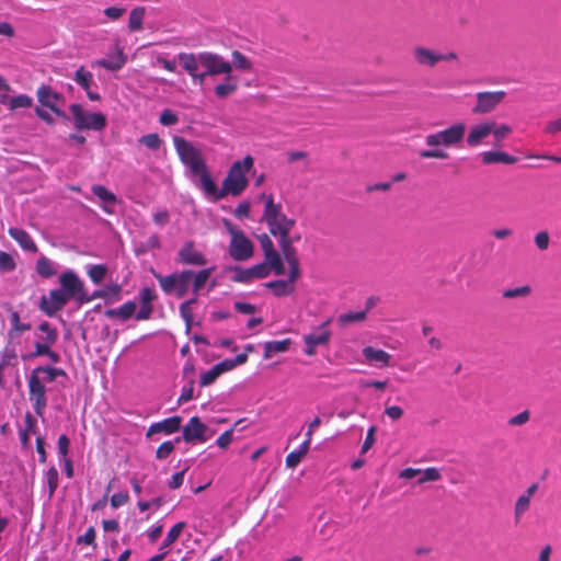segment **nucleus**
<instances>
[{
	"instance_id": "nucleus-1",
	"label": "nucleus",
	"mask_w": 561,
	"mask_h": 561,
	"mask_svg": "<svg viewBox=\"0 0 561 561\" xmlns=\"http://www.w3.org/2000/svg\"><path fill=\"white\" fill-rule=\"evenodd\" d=\"M466 135L465 123H456L449 127L442 129L436 133L428 134L425 137V144L431 148L428 150H422L420 152L421 159H440L446 160L449 158L447 151L444 148L457 147L463 140Z\"/></svg>"
},
{
	"instance_id": "nucleus-2",
	"label": "nucleus",
	"mask_w": 561,
	"mask_h": 561,
	"mask_svg": "<svg viewBox=\"0 0 561 561\" xmlns=\"http://www.w3.org/2000/svg\"><path fill=\"white\" fill-rule=\"evenodd\" d=\"M260 198L264 201L262 221L266 224L270 233L275 238L290 236V231L296 226V220L288 218L283 213L282 204L275 203L272 194L263 193Z\"/></svg>"
},
{
	"instance_id": "nucleus-3",
	"label": "nucleus",
	"mask_w": 561,
	"mask_h": 561,
	"mask_svg": "<svg viewBox=\"0 0 561 561\" xmlns=\"http://www.w3.org/2000/svg\"><path fill=\"white\" fill-rule=\"evenodd\" d=\"M254 165V159L248 154L242 160L234 161L222 181V192L227 195L239 196L249 185L247 174Z\"/></svg>"
},
{
	"instance_id": "nucleus-4",
	"label": "nucleus",
	"mask_w": 561,
	"mask_h": 561,
	"mask_svg": "<svg viewBox=\"0 0 561 561\" xmlns=\"http://www.w3.org/2000/svg\"><path fill=\"white\" fill-rule=\"evenodd\" d=\"M224 224L231 237L229 244L230 256L238 262L251 259L254 252L252 241L244 234L241 229L237 228L229 220H224Z\"/></svg>"
},
{
	"instance_id": "nucleus-5",
	"label": "nucleus",
	"mask_w": 561,
	"mask_h": 561,
	"mask_svg": "<svg viewBox=\"0 0 561 561\" xmlns=\"http://www.w3.org/2000/svg\"><path fill=\"white\" fill-rule=\"evenodd\" d=\"M173 142L181 162L190 169L193 175H197L198 171H203L207 167L201 151L192 142L180 136H175Z\"/></svg>"
},
{
	"instance_id": "nucleus-6",
	"label": "nucleus",
	"mask_w": 561,
	"mask_h": 561,
	"mask_svg": "<svg viewBox=\"0 0 561 561\" xmlns=\"http://www.w3.org/2000/svg\"><path fill=\"white\" fill-rule=\"evenodd\" d=\"M70 112L73 117L75 127L78 130H102L106 126V117L101 112L88 113L80 104H71Z\"/></svg>"
},
{
	"instance_id": "nucleus-7",
	"label": "nucleus",
	"mask_w": 561,
	"mask_h": 561,
	"mask_svg": "<svg viewBox=\"0 0 561 561\" xmlns=\"http://www.w3.org/2000/svg\"><path fill=\"white\" fill-rule=\"evenodd\" d=\"M59 284L61 290L69 299H76L79 305L89 304L88 293L84 288V283L78 277V275L68 270L64 272L59 277Z\"/></svg>"
},
{
	"instance_id": "nucleus-8",
	"label": "nucleus",
	"mask_w": 561,
	"mask_h": 561,
	"mask_svg": "<svg viewBox=\"0 0 561 561\" xmlns=\"http://www.w3.org/2000/svg\"><path fill=\"white\" fill-rule=\"evenodd\" d=\"M274 273V267L268 263L262 262L249 268L234 265L226 268V273H232L230 279L234 283L249 284L254 279H262Z\"/></svg>"
},
{
	"instance_id": "nucleus-9",
	"label": "nucleus",
	"mask_w": 561,
	"mask_h": 561,
	"mask_svg": "<svg viewBox=\"0 0 561 561\" xmlns=\"http://www.w3.org/2000/svg\"><path fill=\"white\" fill-rule=\"evenodd\" d=\"M506 96L505 91H483L476 94V104L472 107L473 114H488L494 111Z\"/></svg>"
},
{
	"instance_id": "nucleus-10",
	"label": "nucleus",
	"mask_w": 561,
	"mask_h": 561,
	"mask_svg": "<svg viewBox=\"0 0 561 561\" xmlns=\"http://www.w3.org/2000/svg\"><path fill=\"white\" fill-rule=\"evenodd\" d=\"M201 66L207 69L209 76L231 75L232 65L221 55L211 51L201 53Z\"/></svg>"
},
{
	"instance_id": "nucleus-11",
	"label": "nucleus",
	"mask_w": 561,
	"mask_h": 561,
	"mask_svg": "<svg viewBox=\"0 0 561 561\" xmlns=\"http://www.w3.org/2000/svg\"><path fill=\"white\" fill-rule=\"evenodd\" d=\"M330 323L331 320L329 319L318 327L317 332L304 336V342L306 344V355L313 356L318 346L329 345L332 336L331 330L329 328Z\"/></svg>"
},
{
	"instance_id": "nucleus-12",
	"label": "nucleus",
	"mask_w": 561,
	"mask_h": 561,
	"mask_svg": "<svg viewBox=\"0 0 561 561\" xmlns=\"http://www.w3.org/2000/svg\"><path fill=\"white\" fill-rule=\"evenodd\" d=\"M28 396L30 400L33 402V409L37 415H43L44 410L47 405L46 399V388L45 385L41 381L37 374L32 371L28 377Z\"/></svg>"
},
{
	"instance_id": "nucleus-13",
	"label": "nucleus",
	"mask_w": 561,
	"mask_h": 561,
	"mask_svg": "<svg viewBox=\"0 0 561 561\" xmlns=\"http://www.w3.org/2000/svg\"><path fill=\"white\" fill-rule=\"evenodd\" d=\"M264 253V262L274 267V274L280 276L285 274V266L280 254L275 249L274 243L268 234L262 233L257 237Z\"/></svg>"
},
{
	"instance_id": "nucleus-14",
	"label": "nucleus",
	"mask_w": 561,
	"mask_h": 561,
	"mask_svg": "<svg viewBox=\"0 0 561 561\" xmlns=\"http://www.w3.org/2000/svg\"><path fill=\"white\" fill-rule=\"evenodd\" d=\"M70 299L61 289H51L48 296H42L39 309L48 317L55 316L60 311Z\"/></svg>"
},
{
	"instance_id": "nucleus-15",
	"label": "nucleus",
	"mask_w": 561,
	"mask_h": 561,
	"mask_svg": "<svg viewBox=\"0 0 561 561\" xmlns=\"http://www.w3.org/2000/svg\"><path fill=\"white\" fill-rule=\"evenodd\" d=\"M278 244L282 255L289 266L288 272H291V277L301 276L299 257L294 247V238L291 236L278 238Z\"/></svg>"
},
{
	"instance_id": "nucleus-16",
	"label": "nucleus",
	"mask_w": 561,
	"mask_h": 561,
	"mask_svg": "<svg viewBox=\"0 0 561 561\" xmlns=\"http://www.w3.org/2000/svg\"><path fill=\"white\" fill-rule=\"evenodd\" d=\"M207 432L208 427L201 421V419L198 416H192L182 428L181 439L187 443L194 440L205 443L210 437V435H207Z\"/></svg>"
},
{
	"instance_id": "nucleus-17",
	"label": "nucleus",
	"mask_w": 561,
	"mask_h": 561,
	"mask_svg": "<svg viewBox=\"0 0 561 561\" xmlns=\"http://www.w3.org/2000/svg\"><path fill=\"white\" fill-rule=\"evenodd\" d=\"M38 102L48 108H50L57 116L62 119L68 121L69 117L66 115L64 111H61L57 103L62 99V95L58 92H55L50 85L42 84L36 92Z\"/></svg>"
},
{
	"instance_id": "nucleus-18",
	"label": "nucleus",
	"mask_w": 561,
	"mask_h": 561,
	"mask_svg": "<svg viewBox=\"0 0 561 561\" xmlns=\"http://www.w3.org/2000/svg\"><path fill=\"white\" fill-rule=\"evenodd\" d=\"M178 262L185 265L203 266L207 263L205 255L195 249L192 241L186 242L178 253Z\"/></svg>"
},
{
	"instance_id": "nucleus-19",
	"label": "nucleus",
	"mask_w": 561,
	"mask_h": 561,
	"mask_svg": "<svg viewBox=\"0 0 561 561\" xmlns=\"http://www.w3.org/2000/svg\"><path fill=\"white\" fill-rule=\"evenodd\" d=\"M298 278H300V276L291 277V272H288L286 279L271 280L265 283L264 286L270 289L275 297H286L295 291V283Z\"/></svg>"
},
{
	"instance_id": "nucleus-20",
	"label": "nucleus",
	"mask_w": 561,
	"mask_h": 561,
	"mask_svg": "<svg viewBox=\"0 0 561 561\" xmlns=\"http://www.w3.org/2000/svg\"><path fill=\"white\" fill-rule=\"evenodd\" d=\"M182 417L174 415L168 419H164L160 422L153 423L147 431L146 436L148 438L153 437L156 434H165L170 435L178 432L181 428Z\"/></svg>"
},
{
	"instance_id": "nucleus-21",
	"label": "nucleus",
	"mask_w": 561,
	"mask_h": 561,
	"mask_svg": "<svg viewBox=\"0 0 561 561\" xmlns=\"http://www.w3.org/2000/svg\"><path fill=\"white\" fill-rule=\"evenodd\" d=\"M492 121H485L471 127L466 141L471 148L479 146L483 139L489 137L492 133Z\"/></svg>"
},
{
	"instance_id": "nucleus-22",
	"label": "nucleus",
	"mask_w": 561,
	"mask_h": 561,
	"mask_svg": "<svg viewBox=\"0 0 561 561\" xmlns=\"http://www.w3.org/2000/svg\"><path fill=\"white\" fill-rule=\"evenodd\" d=\"M126 62V57L118 45L114 46L113 53H108L105 58L99 59L92 64V66H99L107 70H118Z\"/></svg>"
},
{
	"instance_id": "nucleus-23",
	"label": "nucleus",
	"mask_w": 561,
	"mask_h": 561,
	"mask_svg": "<svg viewBox=\"0 0 561 561\" xmlns=\"http://www.w3.org/2000/svg\"><path fill=\"white\" fill-rule=\"evenodd\" d=\"M196 176H199L201 186L205 195L211 197L214 201H219L226 197V194L221 193L222 187L218 188L209 174L207 167L203 171H198Z\"/></svg>"
},
{
	"instance_id": "nucleus-24",
	"label": "nucleus",
	"mask_w": 561,
	"mask_h": 561,
	"mask_svg": "<svg viewBox=\"0 0 561 561\" xmlns=\"http://www.w3.org/2000/svg\"><path fill=\"white\" fill-rule=\"evenodd\" d=\"M10 329L8 330V337L10 341L19 339L25 331H30L32 325L21 321L20 313L12 307L9 309Z\"/></svg>"
},
{
	"instance_id": "nucleus-25",
	"label": "nucleus",
	"mask_w": 561,
	"mask_h": 561,
	"mask_svg": "<svg viewBox=\"0 0 561 561\" xmlns=\"http://www.w3.org/2000/svg\"><path fill=\"white\" fill-rule=\"evenodd\" d=\"M413 58L422 67L434 68L439 62L438 53L424 46L414 47Z\"/></svg>"
},
{
	"instance_id": "nucleus-26",
	"label": "nucleus",
	"mask_w": 561,
	"mask_h": 561,
	"mask_svg": "<svg viewBox=\"0 0 561 561\" xmlns=\"http://www.w3.org/2000/svg\"><path fill=\"white\" fill-rule=\"evenodd\" d=\"M8 233L24 251L33 253L38 251L36 243L26 230L11 227L9 228Z\"/></svg>"
},
{
	"instance_id": "nucleus-27",
	"label": "nucleus",
	"mask_w": 561,
	"mask_h": 561,
	"mask_svg": "<svg viewBox=\"0 0 561 561\" xmlns=\"http://www.w3.org/2000/svg\"><path fill=\"white\" fill-rule=\"evenodd\" d=\"M75 81L87 92L89 100L99 101L101 99L99 93L91 90V84L93 82L92 72L85 70L83 66L76 71Z\"/></svg>"
},
{
	"instance_id": "nucleus-28",
	"label": "nucleus",
	"mask_w": 561,
	"mask_h": 561,
	"mask_svg": "<svg viewBox=\"0 0 561 561\" xmlns=\"http://www.w3.org/2000/svg\"><path fill=\"white\" fill-rule=\"evenodd\" d=\"M365 359L370 364H379L380 367H388L390 365L391 355L383 350H377L373 346H365L363 348Z\"/></svg>"
},
{
	"instance_id": "nucleus-29",
	"label": "nucleus",
	"mask_w": 561,
	"mask_h": 561,
	"mask_svg": "<svg viewBox=\"0 0 561 561\" xmlns=\"http://www.w3.org/2000/svg\"><path fill=\"white\" fill-rule=\"evenodd\" d=\"M481 160L486 165L494 163L513 164L517 161V158L504 151H484L481 153Z\"/></svg>"
},
{
	"instance_id": "nucleus-30",
	"label": "nucleus",
	"mask_w": 561,
	"mask_h": 561,
	"mask_svg": "<svg viewBox=\"0 0 561 561\" xmlns=\"http://www.w3.org/2000/svg\"><path fill=\"white\" fill-rule=\"evenodd\" d=\"M178 58L180 65L190 76H196V71L201 66V53L198 55L193 53H180Z\"/></svg>"
},
{
	"instance_id": "nucleus-31",
	"label": "nucleus",
	"mask_w": 561,
	"mask_h": 561,
	"mask_svg": "<svg viewBox=\"0 0 561 561\" xmlns=\"http://www.w3.org/2000/svg\"><path fill=\"white\" fill-rule=\"evenodd\" d=\"M175 296L178 298H182L184 297L188 289H190V286H191V282H192V278H193V271L191 270H185V271H181V272H176L175 273Z\"/></svg>"
},
{
	"instance_id": "nucleus-32",
	"label": "nucleus",
	"mask_w": 561,
	"mask_h": 561,
	"mask_svg": "<svg viewBox=\"0 0 561 561\" xmlns=\"http://www.w3.org/2000/svg\"><path fill=\"white\" fill-rule=\"evenodd\" d=\"M290 345H291L290 339H284L282 341L265 342L263 357L265 359H268L275 354L285 353L289 350Z\"/></svg>"
},
{
	"instance_id": "nucleus-33",
	"label": "nucleus",
	"mask_w": 561,
	"mask_h": 561,
	"mask_svg": "<svg viewBox=\"0 0 561 561\" xmlns=\"http://www.w3.org/2000/svg\"><path fill=\"white\" fill-rule=\"evenodd\" d=\"M92 192L104 204L103 209L106 213H112V209L110 208V206H113L116 204V196L111 191H108L105 186L100 185V184L93 185Z\"/></svg>"
},
{
	"instance_id": "nucleus-34",
	"label": "nucleus",
	"mask_w": 561,
	"mask_h": 561,
	"mask_svg": "<svg viewBox=\"0 0 561 561\" xmlns=\"http://www.w3.org/2000/svg\"><path fill=\"white\" fill-rule=\"evenodd\" d=\"M215 267H208L198 271L197 273L193 272V278L191 282L192 285V291L195 296L198 295V293L205 287L206 283L209 280L210 275Z\"/></svg>"
},
{
	"instance_id": "nucleus-35",
	"label": "nucleus",
	"mask_w": 561,
	"mask_h": 561,
	"mask_svg": "<svg viewBox=\"0 0 561 561\" xmlns=\"http://www.w3.org/2000/svg\"><path fill=\"white\" fill-rule=\"evenodd\" d=\"M35 270L43 278H50L57 274L54 262L45 255L38 257Z\"/></svg>"
},
{
	"instance_id": "nucleus-36",
	"label": "nucleus",
	"mask_w": 561,
	"mask_h": 561,
	"mask_svg": "<svg viewBox=\"0 0 561 561\" xmlns=\"http://www.w3.org/2000/svg\"><path fill=\"white\" fill-rule=\"evenodd\" d=\"M232 69L251 72L253 70V62L240 50H233L231 53Z\"/></svg>"
},
{
	"instance_id": "nucleus-37",
	"label": "nucleus",
	"mask_w": 561,
	"mask_h": 561,
	"mask_svg": "<svg viewBox=\"0 0 561 561\" xmlns=\"http://www.w3.org/2000/svg\"><path fill=\"white\" fill-rule=\"evenodd\" d=\"M186 523L185 522H179L176 523L167 534L165 538L163 539L159 551L168 550V548L178 540L180 535L182 534L183 529L185 528Z\"/></svg>"
},
{
	"instance_id": "nucleus-38",
	"label": "nucleus",
	"mask_w": 561,
	"mask_h": 561,
	"mask_svg": "<svg viewBox=\"0 0 561 561\" xmlns=\"http://www.w3.org/2000/svg\"><path fill=\"white\" fill-rule=\"evenodd\" d=\"M136 311V304L134 301H127L119 308L110 309L106 314L111 318L117 317L122 320L129 319Z\"/></svg>"
},
{
	"instance_id": "nucleus-39",
	"label": "nucleus",
	"mask_w": 561,
	"mask_h": 561,
	"mask_svg": "<svg viewBox=\"0 0 561 561\" xmlns=\"http://www.w3.org/2000/svg\"><path fill=\"white\" fill-rule=\"evenodd\" d=\"M369 311V307L362 311H350L342 313L337 317V322L341 325H346L354 322H362L367 318V313Z\"/></svg>"
},
{
	"instance_id": "nucleus-40",
	"label": "nucleus",
	"mask_w": 561,
	"mask_h": 561,
	"mask_svg": "<svg viewBox=\"0 0 561 561\" xmlns=\"http://www.w3.org/2000/svg\"><path fill=\"white\" fill-rule=\"evenodd\" d=\"M237 89L238 85L236 82L232 81L231 75H227L225 78V82L217 84L215 87V94L220 99H225L228 95L234 93Z\"/></svg>"
},
{
	"instance_id": "nucleus-41",
	"label": "nucleus",
	"mask_w": 561,
	"mask_h": 561,
	"mask_svg": "<svg viewBox=\"0 0 561 561\" xmlns=\"http://www.w3.org/2000/svg\"><path fill=\"white\" fill-rule=\"evenodd\" d=\"M492 135L494 136V146H501V142L508 136L512 134V128L511 126L506 125V124H496L495 122L492 121Z\"/></svg>"
},
{
	"instance_id": "nucleus-42",
	"label": "nucleus",
	"mask_w": 561,
	"mask_h": 561,
	"mask_svg": "<svg viewBox=\"0 0 561 561\" xmlns=\"http://www.w3.org/2000/svg\"><path fill=\"white\" fill-rule=\"evenodd\" d=\"M38 330L44 333L41 340L53 345L57 342L58 331L56 328H53L50 323H48L47 321H43L42 323H39Z\"/></svg>"
},
{
	"instance_id": "nucleus-43",
	"label": "nucleus",
	"mask_w": 561,
	"mask_h": 561,
	"mask_svg": "<svg viewBox=\"0 0 561 561\" xmlns=\"http://www.w3.org/2000/svg\"><path fill=\"white\" fill-rule=\"evenodd\" d=\"M530 499L531 497L522 494L516 500V503H515V506H514L515 523H518L520 520L522 516L529 510Z\"/></svg>"
},
{
	"instance_id": "nucleus-44",
	"label": "nucleus",
	"mask_w": 561,
	"mask_h": 561,
	"mask_svg": "<svg viewBox=\"0 0 561 561\" xmlns=\"http://www.w3.org/2000/svg\"><path fill=\"white\" fill-rule=\"evenodd\" d=\"M243 422V419L238 420L230 430H227L222 434H220V436L216 440L217 446L221 449L228 448V446L231 444L233 439V431Z\"/></svg>"
},
{
	"instance_id": "nucleus-45",
	"label": "nucleus",
	"mask_w": 561,
	"mask_h": 561,
	"mask_svg": "<svg viewBox=\"0 0 561 561\" xmlns=\"http://www.w3.org/2000/svg\"><path fill=\"white\" fill-rule=\"evenodd\" d=\"M87 273L94 284H100L106 276L107 267L103 264L90 265Z\"/></svg>"
},
{
	"instance_id": "nucleus-46",
	"label": "nucleus",
	"mask_w": 561,
	"mask_h": 561,
	"mask_svg": "<svg viewBox=\"0 0 561 561\" xmlns=\"http://www.w3.org/2000/svg\"><path fill=\"white\" fill-rule=\"evenodd\" d=\"M33 105V99L26 94H20L11 98L9 108L15 111L18 108H28Z\"/></svg>"
},
{
	"instance_id": "nucleus-47",
	"label": "nucleus",
	"mask_w": 561,
	"mask_h": 561,
	"mask_svg": "<svg viewBox=\"0 0 561 561\" xmlns=\"http://www.w3.org/2000/svg\"><path fill=\"white\" fill-rule=\"evenodd\" d=\"M181 437H176L173 442L167 440L163 442L156 450V457L160 460L167 459L170 454L174 450V445L180 443Z\"/></svg>"
},
{
	"instance_id": "nucleus-48",
	"label": "nucleus",
	"mask_w": 561,
	"mask_h": 561,
	"mask_svg": "<svg viewBox=\"0 0 561 561\" xmlns=\"http://www.w3.org/2000/svg\"><path fill=\"white\" fill-rule=\"evenodd\" d=\"M531 293V288L528 285L516 287V288H510L505 289L502 294L503 298L505 299H513V298H523L529 296Z\"/></svg>"
},
{
	"instance_id": "nucleus-49",
	"label": "nucleus",
	"mask_w": 561,
	"mask_h": 561,
	"mask_svg": "<svg viewBox=\"0 0 561 561\" xmlns=\"http://www.w3.org/2000/svg\"><path fill=\"white\" fill-rule=\"evenodd\" d=\"M194 302H196L195 298L184 301L183 304L180 305V308H179L180 314L183 318V320L185 321L187 330L191 328L192 322H193V311H192L191 306Z\"/></svg>"
},
{
	"instance_id": "nucleus-50",
	"label": "nucleus",
	"mask_w": 561,
	"mask_h": 561,
	"mask_svg": "<svg viewBox=\"0 0 561 561\" xmlns=\"http://www.w3.org/2000/svg\"><path fill=\"white\" fill-rule=\"evenodd\" d=\"M35 374L44 373L47 376V380L53 382L58 376H66V371L62 368L38 366L33 369Z\"/></svg>"
},
{
	"instance_id": "nucleus-51",
	"label": "nucleus",
	"mask_w": 561,
	"mask_h": 561,
	"mask_svg": "<svg viewBox=\"0 0 561 561\" xmlns=\"http://www.w3.org/2000/svg\"><path fill=\"white\" fill-rule=\"evenodd\" d=\"M160 287L165 294H174L175 295V273L167 275V276H157Z\"/></svg>"
},
{
	"instance_id": "nucleus-52",
	"label": "nucleus",
	"mask_w": 561,
	"mask_h": 561,
	"mask_svg": "<svg viewBox=\"0 0 561 561\" xmlns=\"http://www.w3.org/2000/svg\"><path fill=\"white\" fill-rule=\"evenodd\" d=\"M419 477L417 483L422 484L428 481H438L442 474L437 468L430 467L425 470H421V474Z\"/></svg>"
},
{
	"instance_id": "nucleus-53",
	"label": "nucleus",
	"mask_w": 561,
	"mask_h": 561,
	"mask_svg": "<svg viewBox=\"0 0 561 561\" xmlns=\"http://www.w3.org/2000/svg\"><path fill=\"white\" fill-rule=\"evenodd\" d=\"M194 383H195V381H194L193 377H188L187 382H186V385L183 386V388L181 390V394L178 399L179 404H183L193 399Z\"/></svg>"
},
{
	"instance_id": "nucleus-54",
	"label": "nucleus",
	"mask_w": 561,
	"mask_h": 561,
	"mask_svg": "<svg viewBox=\"0 0 561 561\" xmlns=\"http://www.w3.org/2000/svg\"><path fill=\"white\" fill-rule=\"evenodd\" d=\"M46 480L48 484L49 496H53L56 489L58 488L59 474L55 467H50L46 472Z\"/></svg>"
},
{
	"instance_id": "nucleus-55",
	"label": "nucleus",
	"mask_w": 561,
	"mask_h": 561,
	"mask_svg": "<svg viewBox=\"0 0 561 561\" xmlns=\"http://www.w3.org/2000/svg\"><path fill=\"white\" fill-rule=\"evenodd\" d=\"M16 267L15 261L11 254L0 251V271L11 272Z\"/></svg>"
},
{
	"instance_id": "nucleus-56",
	"label": "nucleus",
	"mask_w": 561,
	"mask_h": 561,
	"mask_svg": "<svg viewBox=\"0 0 561 561\" xmlns=\"http://www.w3.org/2000/svg\"><path fill=\"white\" fill-rule=\"evenodd\" d=\"M219 376V369L214 365L210 369L201 375V386L206 387L211 385Z\"/></svg>"
},
{
	"instance_id": "nucleus-57",
	"label": "nucleus",
	"mask_w": 561,
	"mask_h": 561,
	"mask_svg": "<svg viewBox=\"0 0 561 561\" xmlns=\"http://www.w3.org/2000/svg\"><path fill=\"white\" fill-rule=\"evenodd\" d=\"M178 122H179L178 115L169 108H165L161 113L160 118H159V123L163 126H172V125H175Z\"/></svg>"
},
{
	"instance_id": "nucleus-58",
	"label": "nucleus",
	"mask_w": 561,
	"mask_h": 561,
	"mask_svg": "<svg viewBox=\"0 0 561 561\" xmlns=\"http://www.w3.org/2000/svg\"><path fill=\"white\" fill-rule=\"evenodd\" d=\"M142 142L149 149L156 150L160 148L162 141L158 134H148L146 136H142Z\"/></svg>"
},
{
	"instance_id": "nucleus-59",
	"label": "nucleus",
	"mask_w": 561,
	"mask_h": 561,
	"mask_svg": "<svg viewBox=\"0 0 561 561\" xmlns=\"http://www.w3.org/2000/svg\"><path fill=\"white\" fill-rule=\"evenodd\" d=\"M535 243L539 250H541V251L547 250L549 247V243H550L549 233L547 231H540V232L536 233Z\"/></svg>"
},
{
	"instance_id": "nucleus-60",
	"label": "nucleus",
	"mask_w": 561,
	"mask_h": 561,
	"mask_svg": "<svg viewBox=\"0 0 561 561\" xmlns=\"http://www.w3.org/2000/svg\"><path fill=\"white\" fill-rule=\"evenodd\" d=\"M375 433H376L375 426H371L368 428L366 438L362 445V449H360L362 454H366L371 448V446L375 444V440H376Z\"/></svg>"
},
{
	"instance_id": "nucleus-61",
	"label": "nucleus",
	"mask_w": 561,
	"mask_h": 561,
	"mask_svg": "<svg viewBox=\"0 0 561 561\" xmlns=\"http://www.w3.org/2000/svg\"><path fill=\"white\" fill-rule=\"evenodd\" d=\"M530 419V413L528 410H525L520 413H518L517 415L511 417L508 420V425L511 426H520V425H524L526 424Z\"/></svg>"
},
{
	"instance_id": "nucleus-62",
	"label": "nucleus",
	"mask_w": 561,
	"mask_h": 561,
	"mask_svg": "<svg viewBox=\"0 0 561 561\" xmlns=\"http://www.w3.org/2000/svg\"><path fill=\"white\" fill-rule=\"evenodd\" d=\"M304 456L297 450L290 451L285 459V463L287 468H296L302 460Z\"/></svg>"
},
{
	"instance_id": "nucleus-63",
	"label": "nucleus",
	"mask_w": 561,
	"mask_h": 561,
	"mask_svg": "<svg viewBox=\"0 0 561 561\" xmlns=\"http://www.w3.org/2000/svg\"><path fill=\"white\" fill-rule=\"evenodd\" d=\"M103 12L108 20L116 21L125 14L126 9L119 7H108Z\"/></svg>"
},
{
	"instance_id": "nucleus-64",
	"label": "nucleus",
	"mask_w": 561,
	"mask_h": 561,
	"mask_svg": "<svg viewBox=\"0 0 561 561\" xmlns=\"http://www.w3.org/2000/svg\"><path fill=\"white\" fill-rule=\"evenodd\" d=\"M561 131V116L547 122L545 125V133L548 135H556Z\"/></svg>"
}]
</instances>
